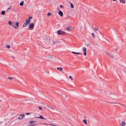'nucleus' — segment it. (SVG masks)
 Here are the masks:
<instances>
[{"mask_svg":"<svg viewBox=\"0 0 126 126\" xmlns=\"http://www.w3.org/2000/svg\"><path fill=\"white\" fill-rule=\"evenodd\" d=\"M43 124H44V125H51V126H56L55 125H53L52 124H47L46 123H43Z\"/></svg>","mask_w":126,"mask_h":126,"instance_id":"nucleus-19","label":"nucleus"},{"mask_svg":"<svg viewBox=\"0 0 126 126\" xmlns=\"http://www.w3.org/2000/svg\"><path fill=\"white\" fill-rule=\"evenodd\" d=\"M57 69L58 70H59L60 71H62L63 70V68L61 67H57Z\"/></svg>","mask_w":126,"mask_h":126,"instance_id":"nucleus-11","label":"nucleus"},{"mask_svg":"<svg viewBox=\"0 0 126 126\" xmlns=\"http://www.w3.org/2000/svg\"><path fill=\"white\" fill-rule=\"evenodd\" d=\"M6 47L7 48H10V46L9 45H7L6 46Z\"/></svg>","mask_w":126,"mask_h":126,"instance_id":"nucleus-21","label":"nucleus"},{"mask_svg":"<svg viewBox=\"0 0 126 126\" xmlns=\"http://www.w3.org/2000/svg\"><path fill=\"white\" fill-rule=\"evenodd\" d=\"M38 108L40 110H42V109L41 107L40 106H39Z\"/></svg>","mask_w":126,"mask_h":126,"instance_id":"nucleus-33","label":"nucleus"},{"mask_svg":"<svg viewBox=\"0 0 126 126\" xmlns=\"http://www.w3.org/2000/svg\"><path fill=\"white\" fill-rule=\"evenodd\" d=\"M5 14V12L4 11H1V14L2 15H4Z\"/></svg>","mask_w":126,"mask_h":126,"instance_id":"nucleus-17","label":"nucleus"},{"mask_svg":"<svg viewBox=\"0 0 126 126\" xmlns=\"http://www.w3.org/2000/svg\"><path fill=\"white\" fill-rule=\"evenodd\" d=\"M34 24L33 23H32V29H33V28L34 27Z\"/></svg>","mask_w":126,"mask_h":126,"instance_id":"nucleus-35","label":"nucleus"},{"mask_svg":"<svg viewBox=\"0 0 126 126\" xmlns=\"http://www.w3.org/2000/svg\"><path fill=\"white\" fill-rule=\"evenodd\" d=\"M107 55L109 56L110 58H113V56L111 54H110V53H109L108 52H107Z\"/></svg>","mask_w":126,"mask_h":126,"instance_id":"nucleus-8","label":"nucleus"},{"mask_svg":"<svg viewBox=\"0 0 126 126\" xmlns=\"http://www.w3.org/2000/svg\"><path fill=\"white\" fill-rule=\"evenodd\" d=\"M9 79H13V78L12 77H9L8 78Z\"/></svg>","mask_w":126,"mask_h":126,"instance_id":"nucleus-30","label":"nucleus"},{"mask_svg":"<svg viewBox=\"0 0 126 126\" xmlns=\"http://www.w3.org/2000/svg\"><path fill=\"white\" fill-rule=\"evenodd\" d=\"M72 53L73 54H77L78 55L81 54L79 52H77L74 51H72Z\"/></svg>","mask_w":126,"mask_h":126,"instance_id":"nucleus-10","label":"nucleus"},{"mask_svg":"<svg viewBox=\"0 0 126 126\" xmlns=\"http://www.w3.org/2000/svg\"><path fill=\"white\" fill-rule=\"evenodd\" d=\"M24 4V1H21L20 3V6H22Z\"/></svg>","mask_w":126,"mask_h":126,"instance_id":"nucleus-16","label":"nucleus"},{"mask_svg":"<svg viewBox=\"0 0 126 126\" xmlns=\"http://www.w3.org/2000/svg\"><path fill=\"white\" fill-rule=\"evenodd\" d=\"M86 46L87 47H89V46H90V43H87V44Z\"/></svg>","mask_w":126,"mask_h":126,"instance_id":"nucleus-26","label":"nucleus"},{"mask_svg":"<svg viewBox=\"0 0 126 126\" xmlns=\"http://www.w3.org/2000/svg\"><path fill=\"white\" fill-rule=\"evenodd\" d=\"M35 117L37 118H39L40 119H43L45 120V119L43 117L42 115H40V117Z\"/></svg>","mask_w":126,"mask_h":126,"instance_id":"nucleus-7","label":"nucleus"},{"mask_svg":"<svg viewBox=\"0 0 126 126\" xmlns=\"http://www.w3.org/2000/svg\"><path fill=\"white\" fill-rule=\"evenodd\" d=\"M83 52H86L87 51L86 48L85 47H83Z\"/></svg>","mask_w":126,"mask_h":126,"instance_id":"nucleus-14","label":"nucleus"},{"mask_svg":"<svg viewBox=\"0 0 126 126\" xmlns=\"http://www.w3.org/2000/svg\"><path fill=\"white\" fill-rule=\"evenodd\" d=\"M32 126V125H30V126Z\"/></svg>","mask_w":126,"mask_h":126,"instance_id":"nucleus-45","label":"nucleus"},{"mask_svg":"<svg viewBox=\"0 0 126 126\" xmlns=\"http://www.w3.org/2000/svg\"><path fill=\"white\" fill-rule=\"evenodd\" d=\"M34 125H32V126H34Z\"/></svg>","mask_w":126,"mask_h":126,"instance_id":"nucleus-44","label":"nucleus"},{"mask_svg":"<svg viewBox=\"0 0 126 126\" xmlns=\"http://www.w3.org/2000/svg\"><path fill=\"white\" fill-rule=\"evenodd\" d=\"M32 19V16H30L28 19L27 20L26 22L24 23L23 26V27H25L27 26L30 23L31 20L30 19Z\"/></svg>","mask_w":126,"mask_h":126,"instance_id":"nucleus-1","label":"nucleus"},{"mask_svg":"<svg viewBox=\"0 0 126 126\" xmlns=\"http://www.w3.org/2000/svg\"><path fill=\"white\" fill-rule=\"evenodd\" d=\"M31 114V113H26V115H30Z\"/></svg>","mask_w":126,"mask_h":126,"instance_id":"nucleus-32","label":"nucleus"},{"mask_svg":"<svg viewBox=\"0 0 126 126\" xmlns=\"http://www.w3.org/2000/svg\"><path fill=\"white\" fill-rule=\"evenodd\" d=\"M36 122V121H32V124L35 123Z\"/></svg>","mask_w":126,"mask_h":126,"instance_id":"nucleus-34","label":"nucleus"},{"mask_svg":"<svg viewBox=\"0 0 126 126\" xmlns=\"http://www.w3.org/2000/svg\"><path fill=\"white\" fill-rule=\"evenodd\" d=\"M51 13H48L47 14V15L48 16H50V15H51Z\"/></svg>","mask_w":126,"mask_h":126,"instance_id":"nucleus-24","label":"nucleus"},{"mask_svg":"<svg viewBox=\"0 0 126 126\" xmlns=\"http://www.w3.org/2000/svg\"><path fill=\"white\" fill-rule=\"evenodd\" d=\"M25 115L24 114H22L19 115L18 118L20 119H22L25 117Z\"/></svg>","mask_w":126,"mask_h":126,"instance_id":"nucleus-5","label":"nucleus"},{"mask_svg":"<svg viewBox=\"0 0 126 126\" xmlns=\"http://www.w3.org/2000/svg\"><path fill=\"white\" fill-rule=\"evenodd\" d=\"M113 1H116V0H112Z\"/></svg>","mask_w":126,"mask_h":126,"instance_id":"nucleus-43","label":"nucleus"},{"mask_svg":"<svg viewBox=\"0 0 126 126\" xmlns=\"http://www.w3.org/2000/svg\"><path fill=\"white\" fill-rule=\"evenodd\" d=\"M94 30H95V31H97L98 30V28H97L96 27H95Z\"/></svg>","mask_w":126,"mask_h":126,"instance_id":"nucleus-29","label":"nucleus"},{"mask_svg":"<svg viewBox=\"0 0 126 126\" xmlns=\"http://www.w3.org/2000/svg\"><path fill=\"white\" fill-rule=\"evenodd\" d=\"M84 54L85 56L86 55V52H84Z\"/></svg>","mask_w":126,"mask_h":126,"instance_id":"nucleus-36","label":"nucleus"},{"mask_svg":"<svg viewBox=\"0 0 126 126\" xmlns=\"http://www.w3.org/2000/svg\"><path fill=\"white\" fill-rule=\"evenodd\" d=\"M8 23L9 24V25L10 26L12 25V23L11 21H8Z\"/></svg>","mask_w":126,"mask_h":126,"instance_id":"nucleus-18","label":"nucleus"},{"mask_svg":"<svg viewBox=\"0 0 126 126\" xmlns=\"http://www.w3.org/2000/svg\"><path fill=\"white\" fill-rule=\"evenodd\" d=\"M15 25L14 26V23H12V26L15 29H17L18 28L19 25V23L18 22H15Z\"/></svg>","mask_w":126,"mask_h":126,"instance_id":"nucleus-2","label":"nucleus"},{"mask_svg":"<svg viewBox=\"0 0 126 126\" xmlns=\"http://www.w3.org/2000/svg\"><path fill=\"white\" fill-rule=\"evenodd\" d=\"M72 29L71 27H68L67 29L66 30L68 31H70Z\"/></svg>","mask_w":126,"mask_h":126,"instance_id":"nucleus-9","label":"nucleus"},{"mask_svg":"<svg viewBox=\"0 0 126 126\" xmlns=\"http://www.w3.org/2000/svg\"><path fill=\"white\" fill-rule=\"evenodd\" d=\"M11 57L12 58H14V57L13 56H12Z\"/></svg>","mask_w":126,"mask_h":126,"instance_id":"nucleus-41","label":"nucleus"},{"mask_svg":"<svg viewBox=\"0 0 126 126\" xmlns=\"http://www.w3.org/2000/svg\"><path fill=\"white\" fill-rule=\"evenodd\" d=\"M125 124V122H121V125L122 126H124Z\"/></svg>","mask_w":126,"mask_h":126,"instance_id":"nucleus-12","label":"nucleus"},{"mask_svg":"<svg viewBox=\"0 0 126 126\" xmlns=\"http://www.w3.org/2000/svg\"><path fill=\"white\" fill-rule=\"evenodd\" d=\"M83 122L86 125H87V122L86 120H83Z\"/></svg>","mask_w":126,"mask_h":126,"instance_id":"nucleus-20","label":"nucleus"},{"mask_svg":"<svg viewBox=\"0 0 126 126\" xmlns=\"http://www.w3.org/2000/svg\"><path fill=\"white\" fill-rule=\"evenodd\" d=\"M70 6H71V7L72 8H73L74 7L73 5L71 3H70Z\"/></svg>","mask_w":126,"mask_h":126,"instance_id":"nucleus-22","label":"nucleus"},{"mask_svg":"<svg viewBox=\"0 0 126 126\" xmlns=\"http://www.w3.org/2000/svg\"><path fill=\"white\" fill-rule=\"evenodd\" d=\"M11 8L10 7H9V8H8L7 9V10L8 11L9 10H11Z\"/></svg>","mask_w":126,"mask_h":126,"instance_id":"nucleus-28","label":"nucleus"},{"mask_svg":"<svg viewBox=\"0 0 126 126\" xmlns=\"http://www.w3.org/2000/svg\"><path fill=\"white\" fill-rule=\"evenodd\" d=\"M2 123V122H0V124L1 123Z\"/></svg>","mask_w":126,"mask_h":126,"instance_id":"nucleus-42","label":"nucleus"},{"mask_svg":"<svg viewBox=\"0 0 126 126\" xmlns=\"http://www.w3.org/2000/svg\"><path fill=\"white\" fill-rule=\"evenodd\" d=\"M125 107L126 108V107Z\"/></svg>","mask_w":126,"mask_h":126,"instance_id":"nucleus-46","label":"nucleus"},{"mask_svg":"<svg viewBox=\"0 0 126 126\" xmlns=\"http://www.w3.org/2000/svg\"><path fill=\"white\" fill-rule=\"evenodd\" d=\"M60 8H62L63 7V6L62 5H60Z\"/></svg>","mask_w":126,"mask_h":126,"instance_id":"nucleus-37","label":"nucleus"},{"mask_svg":"<svg viewBox=\"0 0 126 126\" xmlns=\"http://www.w3.org/2000/svg\"><path fill=\"white\" fill-rule=\"evenodd\" d=\"M111 103L112 104H117V103L114 102H111Z\"/></svg>","mask_w":126,"mask_h":126,"instance_id":"nucleus-31","label":"nucleus"},{"mask_svg":"<svg viewBox=\"0 0 126 126\" xmlns=\"http://www.w3.org/2000/svg\"><path fill=\"white\" fill-rule=\"evenodd\" d=\"M29 28H32V23H31L29 26Z\"/></svg>","mask_w":126,"mask_h":126,"instance_id":"nucleus-23","label":"nucleus"},{"mask_svg":"<svg viewBox=\"0 0 126 126\" xmlns=\"http://www.w3.org/2000/svg\"><path fill=\"white\" fill-rule=\"evenodd\" d=\"M65 33V32H62L60 30L58 31L57 32V33L58 35H63Z\"/></svg>","mask_w":126,"mask_h":126,"instance_id":"nucleus-4","label":"nucleus"},{"mask_svg":"<svg viewBox=\"0 0 126 126\" xmlns=\"http://www.w3.org/2000/svg\"><path fill=\"white\" fill-rule=\"evenodd\" d=\"M49 108H50V109H52V110H54L53 108L52 107H50Z\"/></svg>","mask_w":126,"mask_h":126,"instance_id":"nucleus-39","label":"nucleus"},{"mask_svg":"<svg viewBox=\"0 0 126 126\" xmlns=\"http://www.w3.org/2000/svg\"><path fill=\"white\" fill-rule=\"evenodd\" d=\"M120 2L121 3H125V0H119Z\"/></svg>","mask_w":126,"mask_h":126,"instance_id":"nucleus-15","label":"nucleus"},{"mask_svg":"<svg viewBox=\"0 0 126 126\" xmlns=\"http://www.w3.org/2000/svg\"><path fill=\"white\" fill-rule=\"evenodd\" d=\"M92 36H93V37L94 38H95V36L94 34V33H92Z\"/></svg>","mask_w":126,"mask_h":126,"instance_id":"nucleus-25","label":"nucleus"},{"mask_svg":"<svg viewBox=\"0 0 126 126\" xmlns=\"http://www.w3.org/2000/svg\"><path fill=\"white\" fill-rule=\"evenodd\" d=\"M49 43L52 45H54L56 44L57 43H59V42L57 41H54L53 39H50Z\"/></svg>","mask_w":126,"mask_h":126,"instance_id":"nucleus-3","label":"nucleus"},{"mask_svg":"<svg viewBox=\"0 0 126 126\" xmlns=\"http://www.w3.org/2000/svg\"><path fill=\"white\" fill-rule=\"evenodd\" d=\"M55 58V57L54 56H49L48 58L49 59H54Z\"/></svg>","mask_w":126,"mask_h":126,"instance_id":"nucleus-13","label":"nucleus"},{"mask_svg":"<svg viewBox=\"0 0 126 126\" xmlns=\"http://www.w3.org/2000/svg\"><path fill=\"white\" fill-rule=\"evenodd\" d=\"M29 123H30V124H32V121H30L29 122Z\"/></svg>","mask_w":126,"mask_h":126,"instance_id":"nucleus-40","label":"nucleus"},{"mask_svg":"<svg viewBox=\"0 0 126 126\" xmlns=\"http://www.w3.org/2000/svg\"><path fill=\"white\" fill-rule=\"evenodd\" d=\"M69 78L71 79V80H73V79L72 78V77L71 76H69Z\"/></svg>","mask_w":126,"mask_h":126,"instance_id":"nucleus-27","label":"nucleus"},{"mask_svg":"<svg viewBox=\"0 0 126 126\" xmlns=\"http://www.w3.org/2000/svg\"><path fill=\"white\" fill-rule=\"evenodd\" d=\"M62 61L61 60H59V62L60 63L62 62Z\"/></svg>","mask_w":126,"mask_h":126,"instance_id":"nucleus-38","label":"nucleus"},{"mask_svg":"<svg viewBox=\"0 0 126 126\" xmlns=\"http://www.w3.org/2000/svg\"><path fill=\"white\" fill-rule=\"evenodd\" d=\"M59 14L61 17L63 16V12L61 11H59L58 12Z\"/></svg>","mask_w":126,"mask_h":126,"instance_id":"nucleus-6","label":"nucleus"}]
</instances>
